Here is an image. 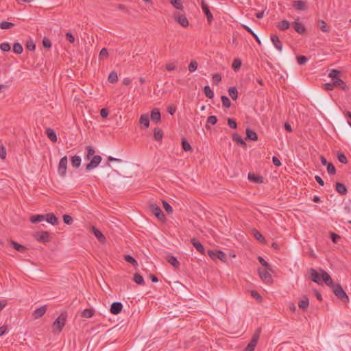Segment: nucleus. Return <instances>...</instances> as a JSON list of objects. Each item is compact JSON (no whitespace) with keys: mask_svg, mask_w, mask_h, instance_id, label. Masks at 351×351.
<instances>
[{"mask_svg":"<svg viewBox=\"0 0 351 351\" xmlns=\"http://www.w3.org/2000/svg\"><path fill=\"white\" fill-rule=\"evenodd\" d=\"M332 83L333 86L340 87L343 90H348V86L346 84V83L339 77L334 79L332 80Z\"/></svg>","mask_w":351,"mask_h":351,"instance_id":"ddd939ff","label":"nucleus"},{"mask_svg":"<svg viewBox=\"0 0 351 351\" xmlns=\"http://www.w3.org/2000/svg\"><path fill=\"white\" fill-rule=\"evenodd\" d=\"M93 311L90 308L84 309L82 312V316L86 318H90L93 316Z\"/></svg>","mask_w":351,"mask_h":351,"instance_id":"c03bdc74","label":"nucleus"},{"mask_svg":"<svg viewBox=\"0 0 351 351\" xmlns=\"http://www.w3.org/2000/svg\"><path fill=\"white\" fill-rule=\"evenodd\" d=\"M161 119V115L158 108H154L151 112V119L154 122H159Z\"/></svg>","mask_w":351,"mask_h":351,"instance_id":"6ab92c4d","label":"nucleus"},{"mask_svg":"<svg viewBox=\"0 0 351 351\" xmlns=\"http://www.w3.org/2000/svg\"><path fill=\"white\" fill-rule=\"evenodd\" d=\"M63 221L66 224H71L73 223V218L67 215L63 216Z\"/></svg>","mask_w":351,"mask_h":351,"instance_id":"69168bd1","label":"nucleus"},{"mask_svg":"<svg viewBox=\"0 0 351 351\" xmlns=\"http://www.w3.org/2000/svg\"><path fill=\"white\" fill-rule=\"evenodd\" d=\"M297 61L300 65H304L308 61V58L304 56H299L297 57Z\"/></svg>","mask_w":351,"mask_h":351,"instance_id":"4d7b16f0","label":"nucleus"},{"mask_svg":"<svg viewBox=\"0 0 351 351\" xmlns=\"http://www.w3.org/2000/svg\"><path fill=\"white\" fill-rule=\"evenodd\" d=\"M123 308V304L121 302H117L112 304L110 307V313L114 315H117L121 313Z\"/></svg>","mask_w":351,"mask_h":351,"instance_id":"f8f14e48","label":"nucleus"},{"mask_svg":"<svg viewBox=\"0 0 351 351\" xmlns=\"http://www.w3.org/2000/svg\"><path fill=\"white\" fill-rule=\"evenodd\" d=\"M67 157L65 156L62 157L58 164V171L60 176L64 177L66 173L67 169Z\"/></svg>","mask_w":351,"mask_h":351,"instance_id":"39448f33","label":"nucleus"},{"mask_svg":"<svg viewBox=\"0 0 351 351\" xmlns=\"http://www.w3.org/2000/svg\"><path fill=\"white\" fill-rule=\"evenodd\" d=\"M222 105L225 108H230L231 106V102L229 98L226 95H222L221 97Z\"/></svg>","mask_w":351,"mask_h":351,"instance_id":"79ce46f5","label":"nucleus"},{"mask_svg":"<svg viewBox=\"0 0 351 351\" xmlns=\"http://www.w3.org/2000/svg\"><path fill=\"white\" fill-rule=\"evenodd\" d=\"M45 216V219L48 223L52 225H56L58 223V219L53 213H48Z\"/></svg>","mask_w":351,"mask_h":351,"instance_id":"bb28decb","label":"nucleus"},{"mask_svg":"<svg viewBox=\"0 0 351 351\" xmlns=\"http://www.w3.org/2000/svg\"><path fill=\"white\" fill-rule=\"evenodd\" d=\"M327 171L330 175H335L336 173V169L332 163L328 164Z\"/></svg>","mask_w":351,"mask_h":351,"instance_id":"5fc2aeb1","label":"nucleus"},{"mask_svg":"<svg viewBox=\"0 0 351 351\" xmlns=\"http://www.w3.org/2000/svg\"><path fill=\"white\" fill-rule=\"evenodd\" d=\"M201 7H202V9L204 13L205 14V15L206 16L208 22L209 23H210L213 19V16L209 10L208 5H207V3H206V1L204 0L201 1Z\"/></svg>","mask_w":351,"mask_h":351,"instance_id":"9d476101","label":"nucleus"},{"mask_svg":"<svg viewBox=\"0 0 351 351\" xmlns=\"http://www.w3.org/2000/svg\"><path fill=\"white\" fill-rule=\"evenodd\" d=\"M170 3L178 10H182L183 5L181 0H169Z\"/></svg>","mask_w":351,"mask_h":351,"instance_id":"e433bc0d","label":"nucleus"},{"mask_svg":"<svg viewBox=\"0 0 351 351\" xmlns=\"http://www.w3.org/2000/svg\"><path fill=\"white\" fill-rule=\"evenodd\" d=\"M154 136L156 141H160L162 138V133L158 128H155L154 131Z\"/></svg>","mask_w":351,"mask_h":351,"instance_id":"de8ad7c7","label":"nucleus"},{"mask_svg":"<svg viewBox=\"0 0 351 351\" xmlns=\"http://www.w3.org/2000/svg\"><path fill=\"white\" fill-rule=\"evenodd\" d=\"M167 261L169 264H171L174 267L178 268L179 267L180 263L175 256L172 255H169L167 256Z\"/></svg>","mask_w":351,"mask_h":351,"instance_id":"c756f323","label":"nucleus"},{"mask_svg":"<svg viewBox=\"0 0 351 351\" xmlns=\"http://www.w3.org/2000/svg\"><path fill=\"white\" fill-rule=\"evenodd\" d=\"M134 280L136 284L140 285H143L145 284L143 277L138 273H136L134 275Z\"/></svg>","mask_w":351,"mask_h":351,"instance_id":"4c0bfd02","label":"nucleus"},{"mask_svg":"<svg viewBox=\"0 0 351 351\" xmlns=\"http://www.w3.org/2000/svg\"><path fill=\"white\" fill-rule=\"evenodd\" d=\"M267 270V269L265 270L259 269L258 273H259V276H260L261 278L263 280H264L265 282H269L271 280V276Z\"/></svg>","mask_w":351,"mask_h":351,"instance_id":"aec40b11","label":"nucleus"},{"mask_svg":"<svg viewBox=\"0 0 351 351\" xmlns=\"http://www.w3.org/2000/svg\"><path fill=\"white\" fill-rule=\"evenodd\" d=\"M228 93L230 97L233 100H237L238 97V90L235 87H230L228 88Z\"/></svg>","mask_w":351,"mask_h":351,"instance_id":"c9c22d12","label":"nucleus"},{"mask_svg":"<svg viewBox=\"0 0 351 351\" xmlns=\"http://www.w3.org/2000/svg\"><path fill=\"white\" fill-rule=\"evenodd\" d=\"M213 80L215 83L218 84L221 81V76L219 73H215L213 75Z\"/></svg>","mask_w":351,"mask_h":351,"instance_id":"774afa93","label":"nucleus"},{"mask_svg":"<svg viewBox=\"0 0 351 351\" xmlns=\"http://www.w3.org/2000/svg\"><path fill=\"white\" fill-rule=\"evenodd\" d=\"M192 245L195 247V249L201 254H205V250L202 244L197 241L196 239L193 238L191 240Z\"/></svg>","mask_w":351,"mask_h":351,"instance_id":"4468645a","label":"nucleus"},{"mask_svg":"<svg viewBox=\"0 0 351 351\" xmlns=\"http://www.w3.org/2000/svg\"><path fill=\"white\" fill-rule=\"evenodd\" d=\"M232 140L235 141L237 144L240 145L243 147H246V143L243 140L242 137L239 136L237 133H234L232 134Z\"/></svg>","mask_w":351,"mask_h":351,"instance_id":"393cba45","label":"nucleus"},{"mask_svg":"<svg viewBox=\"0 0 351 351\" xmlns=\"http://www.w3.org/2000/svg\"><path fill=\"white\" fill-rule=\"evenodd\" d=\"M258 260L260 262V263L263 266H264L267 269L271 270V266L269 265V264L266 261H265V259L263 258H262L261 256H258Z\"/></svg>","mask_w":351,"mask_h":351,"instance_id":"603ef678","label":"nucleus"},{"mask_svg":"<svg viewBox=\"0 0 351 351\" xmlns=\"http://www.w3.org/2000/svg\"><path fill=\"white\" fill-rule=\"evenodd\" d=\"M335 189L341 195H346L348 192L346 186L340 182L336 183Z\"/></svg>","mask_w":351,"mask_h":351,"instance_id":"5701e85b","label":"nucleus"},{"mask_svg":"<svg viewBox=\"0 0 351 351\" xmlns=\"http://www.w3.org/2000/svg\"><path fill=\"white\" fill-rule=\"evenodd\" d=\"M23 47L22 45L19 43H16L14 44L13 45V51L16 53V54H21L23 52Z\"/></svg>","mask_w":351,"mask_h":351,"instance_id":"37998d69","label":"nucleus"},{"mask_svg":"<svg viewBox=\"0 0 351 351\" xmlns=\"http://www.w3.org/2000/svg\"><path fill=\"white\" fill-rule=\"evenodd\" d=\"M309 305V300L307 296L304 295L298 302V306L303 309L306 310Z\"/></svg>","mask_w":351,"mask_h":351,"instance_id":"412c9836","label":"nucleus"},{"mask_svg":"<svg viewBox=\"0 0 351 351\" xmlns=\"http://www.w3.org/2000/svg\"><path fill=\"white\" fill-rule=\"evenodd\" d=\"M204 93L205 95L209 99H213L214 97V93L210 89L209 86H204Z\"/></svg>","mask_w":351,"mask_h":351,"instance_id":"ea45409f","label":"nucleus"},{"mask_svg":"<svg viewBox=\"0 0 351 351\" xmlns=\"http://www.w3.org/2000/svg\"><path fill=\"white\" fill-rule=\"evenodd\" d=\"M124 260L126 262L132 264V265H137L136 261L132 256H131L130 255H125L124 256Z\"/></svg>","mask_w":351,"mask_h":351,"instance_id":"3c124183","label":"nucleus"},{"mask_svg":"<svg viewBox=\"0 0 351 351\" xmlns=\"http://www.w3.org/2000/svg\"><path fill=\"white\" fill-rule=\"evenodd\" d=\"M162 205H163L164 209L168 214H171L173 213L172 207L170 206V204L167 202L162 200Z\"/></svg>","mask_w":351,"mask_h":351,"instance_id":"8fccbe9b","label":"nucleus"},{"mask_svg":"<svg viewBox=\"0 0 351 351\" xmlns=\"http://www.w3.org/2000/svg\"><path fill=\"white\" fill-rule=\"evenodd\" d=\"M227 121L230 128L236 129L237 128V124L233 119L228 118Z\"/></svg>","mask_w":351,"mask_h":351,"instance_id":"052dcab7","label":"nucleus"},{"mask_svg":"<svg viewBox=\"0 0 351 351\" xmlns=\"http://www.w3.org/2000/svg\"><path fill=\"white\" fill-rule=\"evenodd\" d=\"M108 57V52L107 49L103 48L99 52V59H104Z\"/></svg>","mask_w":351,"mask_h":351,"instance_id":"6e6d98bb","label":"nucleus"},{"mask_svg":"<svg viewBox=\"0 0 351 351\" xmlns=\"http://www.w3.org/2000/svg\"><path fill=\"white\" fill-rule=\"evenodd\" d=\"M289 22L287 20H283L279 23H278L276 27L282 31L286 30L289 28Z\"/></svg>","mask_w":351,"mask_h":351,"instance_id":"7c9ffc66","label":"nucleus"},{"mask_svg":"<svg viewBox=\"0 0 351 351\" xmlns=\"http://www.w3.org/2000/svg\"><path fill=\"white\" fill-rule=\"evenodd\" d=\"M66 315L64 313L61 315L53 322L52 327L54 332H60L66 323Z\"/></svg>","mask_w":351,"mask_h":351,"instance_id":"7ed1b4c3","label":"nucleus"},{"mask_svg":"<svg viewBox=\"0 0 351 351\" xmlns=\"http://www.w3.org/2000/svg\"><path fill=\"white\" fill-rule=\"evenodd\" d=\"M86 155L87 156H95V149H93V147L91 146H86Z\"/></svg>","mask_w":351,"mask_h":351,"instance_id":"e2e57ef3","label":"nucleus"},{"mask_svg":"<svg viewBox=\"0 0 351 351\" xmlns=\"http://www.w3.org/2000/svg\"><path fill=\"white\" fill-rule=\"evenodd\" d=\"M182 147L185 152H190L192 149L189 143L184 138L182 140Z\"/></svg>","mask_w":351,"mask_h":351,"instance_id":"a18cd8bd","label":"nucleus"},{"mask_svg":"<svg viewBox=\"0 0 351 351\" xmlns=\"http://www.w3.org/2000/svg\"><path fill=\"white\" fill-rule=\"evenodd\" d=\"M209 256L213 259V260H215L217 258L222 261H226V255L224 252H223L222 251H208V252Z\"/></svg>","mask_w":351,"mask_h":351,"instance_id":"1a4fd4ad","label":"nucleus"},{"mask_svg":"<svg viewBox=\"0 0 351 351\" xmlns=\"http://www.w3.org/2000/svg\"><path fill=\"white\" fill-rule=\"evenodd\" d=\"M45 216L43 215H32L30 218V221L32 223H38L45 219Z\"/></svg>","mask_w":351,"mask_h":351,"instance_id":"58836bf2","label":"nucleus"},{"mask_svg":"<svg viewBox=\"0 0 351 351\" xmlns=\"http://www.w3.org/2000/svg\"><path fill=\"white\" fill-rule=\"evenodd\" d=\"M108 80L110 83H115L118 80V75L115 71H112L110 73Z\"/></svg>","mask_w":351,"mask_h":351,"instance_id":"a19ab883","label":"nucleus"},{"mask_svg":"<svg viewBox=\"0 0 351 351\" xmlns=\"http://www.w3.org/2000/svg\"><path fill=\"white\" fill-rule=\"evenodd\" d=\"M14 26V24L12 23L7 22V21H2L0 23V28L2 29H8L10 28H12Z\"/></svg>","mask_w":351,"mask_h":351,"instance_id":"09e8293b","label":"nucleus"},{"mask_svg":"<svg viewBox=\"0 0 351 351\" xmlns=\"http://www.w3.org/2000/svg\"><path fill=\"white\" fill-rule=\"evenodd\" d=\"M149 210L155 215L159 220L164 221L166 219L165 215L160 209V208L154 203L149 204Z\"/></svg>","mask_w":351,"mask_h":351,"instance_id":"20e7f679","label":"nucleus"},{"mask_svg":"<svg viewBox=\"0 0 351 351\" xmlns=\"http://www.w3.org/2000/svg\"><path fill=\"white\" fill-rule=\"evenodd\" d=\"M101 157L99 155L93 156L88 164L86 166L87 171H90L96 168L101 162Z\"/></svg>","mask_w":351,"mask_h":351,"instance_id":"0eeeda50","label":"nucleus"},{"mask_svg":"<svg viewBox=\"0 0 351 351\" xmlns=\"http://www.w3.org/2000/svg\"><path fill=\"white\" fill-rule=\"evenodd\" d=\"M318 26L319 29L323 32H328L330 31V27L328 26L326 23L323 20H319L317 22Z\"/></svg>","mask_w":351,"mask_h":351,"instance_id":"473e14b6","label":"nucleus"},{"mask_svg":"<svg viewBox=\"0 0 351 351\" xmlns=\"http://www.w3.org/2000/svg\"><path fill=\"white\" fill-rule=\"evenodd\" d=\"M71 165L75 168H78L81 165V158L78 156H74L71 159Z\"/></svg>","mask_w":351,"mask_h":351,"instance_id":"72a5a7b5","label":"nucleus"},{"mask_svg":"<svg viewBox=\"0 0 351 351\" xmlns=\"http://www.w3.org/2000/svg\"><path fill=\"white\" fill-rule=\"evenodd\" d=\"M197 62L195 60H192L189 65V71L190 72L195 71L197 68Z\"/></svg>","mask_w":351,"mask_h":351,"instance_id":"864d4df0","label":"nucleus"},{"mask_svg":"<svg viewBox=\"0 0 351 351\" xmlns=\"http://www.w3.org/2000/svg\"><path fill=\"white\" fill-rule=\"evenodd\" d=\"M293 27L295 32H297L300 34H303L306 32L305 27L300 22L295 21L293 23Z\"/></svg>","mask_w":351,"mask_h":351,"instance_id":"a211bd4d","label":"nucleus"},{"mask_svg":"<svg viewBox=\"0 0 351 351\" xmlns=\"http://www.w3.org/2000/svg\"><path fill=\"white\" fill-rule=\"evenodd\" d=\"M261 333V328H258L252 335L251 341L247 345L244 351H254V349L258 343L260 335Z\"/></svg>","mask_w":351,"mask_h":351,"instance_id":"f03ea898","label":"nucleus"},{"mask_svg":"<svg viewBox=\"0 0 351 351\" xmlns=\"http://www.w3.org/2000/svg\"><path fill=\"white\" fill-rule=\"evenodd\" d=\"M340 71L336 69H331L328 73V77L332 80L338 78Z\"/></svg>","mask_w":351,"mask_h":351,"instance_id":"49530a36","label":"nucleus"},{"mask_svg":"<svg viewBox=\"0 0 351 351\" xmlns=\"http://www.w3.org/2000/svg\"><path fill=\"white\" fill-rule=\"evenodd\" d=\"M293 6L298 10H305L307 8L305 2L301 0L294 1Z\"/></svg>","mask_w":351,"mask_h":351,"instance_id":"4be33fe9","label":"nucleus"},{"mask_svg":"<svg viewBox=\"0 0 351 351\" xmlns=\"http://www.w3.org/2000/svg\"><path fill=\"white\" fill-rule=\"evenodd\" d=\"M6 156V149L3 145L0 146V158L5 159Z\"/></svg>","mask_w":351,"mask_h":351,"instance_id":"338daca9","label":"nucleus"},{"mask_svg":"<svg viewBox=\"0 0 351 351\" xmlns=\"http://www.w3.org/2000/svg\"><path fill=\"white\" fill-rule=\"evenodd\" d=\"M139 123L141 125H143L145 128H148L149 126V117L147 116V114H142L140 117Z\"/></svg>","mask_w":351,"mask_h":351,"instance_id":"cd10ccee","label":"nucleus"},{"mask_svg":"<svg viewBox=\"0 0 351 351\" xmlns=\"http://www.w3.org/2000/svg\"><path fill=\"white\" fill-rule=\"evenodd\" d=\"M0 49L3 51H9L10 50V45L8 43H3L0 45Z\"/></svg>","mask_w":351,"mask_h":351,"instance_id":"680f3d73","label":"nucleus"},{"mask_svg":"<svg viewBox=\"0 0 351 351\" xmlns=\"http://www.w3.org/2000/svg\"><path fill=\"white\" fill-rule=\"evenodd\" d=\"M46 311H47L46 306H40V307L36 308L34 311L33 316L35 319H38V318L41 317L46 313Z\"/></svg>","mask_w":351,"mask_h":351,"instance_id":"f3484780","label":"nucleus"},{"mask_svg":"<svg viewBox=\"0 0 351 351\" xmlns=\"http://www.w3.org/2000/svg\"><path fill=\"white\" fill-rule=\"evenodd\" d=\"M36 239L40 242H48L49 241V234L48 232L42 231L36 232L34 235Z\"/></svg>","mask_w":351,"mask_h":351,"instance_id":"9b49d317","label":"nucleus"},{"mask_svg":"<svg viewBox=\"0 0 351 351\" xmlns=\"http://www.w3.org/2000/svg\"><path fill=\"white\" fill-rule=\"evenodd\" d=\"M173 17L182 27H186L189 25L187 18L180 12H176Z\"/></svg>","mask_w":351,"mask_h":351,"instance_id":"6e6552de","label":"nucleus"},{"mask_svg":"<svg viewBox=\"0 0 351 351\" xmlns=\"http://www.w3.org/2000/svg\"><path fill=\"white\" fill-rule=\"evenodd\" d=\"M217 121V119L215 116L211 115L207 118V122L212 125L216 124Z\"/></svg>","mask_w":351,"mask_h":351,"instance_id":"0e129e2a","label":"nucleus"},{"mask_svg":"<svg viewBox=\"0 0 351 351\" xmlns=\"http://www.w3.org/2000/svg\"><path fill=\"white\" fill-rule=\"evenodd\" d=\"M246 139L251 140V141H257L258 140V135L256 133L250 130V128L246 129Z\"/></svg>","mask_w":351,"mask_h":351,"instance_id":"b1692460","label":"nucleus"},{"mask_svg":"<svg viewBox=\"0 0 351 351\" xmlns=\"http://www.w3.org/2000/svg\"><path fill=\"white\" fill-rule=\"evenodd\" d=\"M321 269H319V272L313 268L310 269L309 270V274L311 276V280L317 284H321L322 282H324L322 276Z\"/></svg>","mask_w":351,"mask_h":351,"instance_id":"423d86ee","label":"nucleus"},{"mask_svg":"<svg viewBox=\"0 0 351 351\" xmlns=\"http://www.w3.org/2000/svg\"><path fill=\"white\" fill-rule=\"evenodd\" d=\"M324 282L332 289L334 294L341 301L348 302L349 298L339 284H334L330 275L324 269H321Z\"/></svg>","mask_w":351,"mask_h":351,"instance_id":"f257e3e1","label":"nucleus"},{"mask_svg":"<svg viewBox=\"0 0 351 351\" xmlns=\"http://www.w3.org/2000/svg\"><path fill=\"white\" fill-rule=\"evenodd\" d=\"M92 232L94 234L95 237L99 240V241L101 243H105L106 241V237L105 236L101 233V231H99L98 229H97L95 227L93 226L91 228Z\"/></svg>","mask_w":351,"mask_h":351,"instance_id":"2eb2a0df","label":"nucleus"},{"mask_svg":"<svg viewBox=\"0 0 351 351\" xmlns=\"http://www.w3.org/2000/svg\"><path fill=\"white\" fill-rule=\"evenodd\" d=\"M241 60L239 59H234L233 62H232V68L236 70V69H238L241 67Z\"/></svg>","mask_w":351,"mask_h":351,"instance_id":"bf43d9fd","label":"nucleus"},{"mask_svg":"<svg viewBox=\"0 0 351 351\" xmlns=\"http://www.w3.org/2000/svg\"><path fill=\"white\" fill-rule=\"evenodd\" d=\"M10 243L14 249L20 252H24L26 250V247L24 245H22L12 240L10 241Z\"/></svg>","mask_w":351,"mask_h":351,"instance_id":"a878e982","label":"nucleus"},{"mask_svg":"<svg viewBox=\"0 0 351 351\" xmlns=\"http://www.w3.org/2000/svg\"><path fill=\"white\" fill-rule=\"evenodd\" d=\"M46 134L47 136V137L53 143L56 142L57 141V136H56V132H54L53 130L51 129V128H47L46 130Z\"/></svg>","mask_w":351,"mask_h":351,"instance_id":"c85d7f7f","label":"nucleus"},{"mask_svg":"<svg viewBox=\"0 0 351 351\" xmlns=\"http://www.w3.org/2000/svg\"><path fill=\"white\" fill-rule=\"evenodd\" d=\"M248 179L251 181H253L255 183H262L263 181V178L261 176H256L253 173H249Z\"/></svg>","mask_w":351,"mask_h":351,"instance_id":"f704fd0d","label":"nucleus"},{"mask_svg":"<svg viewBox=\"0 0 351 351\" xmlns=\"http://www.w3.org/2000/svg\"><path fill=\"white\" fill-rule=\"evenodd\" d=\"M337 158L340 162L343 164L348 163V159L345 154H343V153H338Z\"/></svg>","mask_w":351,"mask_h":351,"instance_id":"13d9d810","label":"nucleus"},{"mask_svg":"<svg viewBox=\"0 0 351 351\" xmlns=\"http://www.w3.org/2000/svg\"><path fill=\"white\" fill-rule=\"evenodd\" d=\"M242 27L244 28L250 34H252V36H253L256 39V40L259 45L261 44V40L259 39L258 36H257L256 34L254 32V31L250 27H249L246 25H242Z\"/></svg>","mask_w":351,"mask_h":351,"instance_id":"2f4dec72","label":"nucleus"},{"mask_svg":"<svg viewBox=\"0 0 351 351\" xmlns=\"http://www.w3.org/2000/svg\"><path fill=\"white\" fill-rule=\"evenodd\" d=\"M271 40L274 45V47L279 51H282V42L280 40L279 38L276 35H271Z\"/></svg>","mask_w":351,"mask_h":351,"instance_id":"dca6fc26","label":"nucleus"}]
</instances>
